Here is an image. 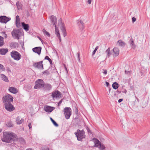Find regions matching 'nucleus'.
I'll return each mask as SVG.
<instances>
[{
    "instance_id": "nucleus-47",
    "label": "nucleus",
    "mask_w": 150,
    "mask_h": 150,
    "mask_svg": "<svg viewBox=\"0 0 150 150\" xmlns=\"http://www.w3.org/2000/svg\"><path fill=\"white\" fill-rule=\"evenodd\" d=\"M136 21V18L134 17H133L132 18V22L134 23Z\"/></svg>"
},
{
    "instance_id": "nucleus-58",
    "label": "nucleus",
    "mask_w": 150,
    "mask_h": 150,
    "mask_svg": "<svg viewBox=\"0 0 150 150\" xmlns=\"http://www.w3.org/2000/svg\"><path fill=\"white\" fill-rule=\"evenodd\" d=\"M26 150H33L29 148V149H27Z\"/></svg>"
},
{
    "instance_id": "nucleus-41",
    "label": "nucleus",
    "mask_w": 150,
    "mask_h": 150,
    "mask_svg": "<svg viewBox=\"0 0 150 150\" xmlns=\"http://www.w3.org/2000/svg\"><path fill=\"white\" fill-rule=\"evenodd\" d=\"M20 18L19 16L18 15H17L16 16V22L17 21H20Z\"/></svg>"
},
{
    "instance_id": "nucleus-30",
    "label": "nucleus",
    "mask_w": 150,
    "mask_h": 150,
    "mask_svg": "<svg viewBox=\"0 0 150 150\" xmlns=\"http://www.w3.org/2000/svg\"><path fill=\"white\" fill-rule=\"evenodd\" d=\"M54 26L55 27V34H56L57 36H59V35H60L58 27L56 26V25H54Z\"/></svg>"
},
{
    "instance_id": "nucleus-40",
    "label": "nucleus",
    "mask_w": 150,
    "mask_h": 150,
    "mask_svg": "<svg viewBox=\"0 0 150 150\" xmlns=\"http://www.w3.org/2000/svg\"><path fill=\"white\" fill-rule=\"evenodd\" d=\"M98 46H97L96 47L94 50L93 51V53H92V55H93L95 54V53H96V51L97 50H98Z\"/></svg>"
},
{
    "instance_id": "nucleus-38",
    "label": "nucleus",
    "mask_w": 150,
    "mask_h": 150,
    "mask_svg": "<svg viewBox=\"0 0 150 150\" xmlns=\"http://www.w3.org/2000/svg\"><path fill=\"white\" fill-rule=\"evenodd\" d=\"M16 24L17 27L19 28L21 26V24L20 21L16 22Z\"/></svg>"
},
{
    "instance_id": "nucleus-51",
    "label": "nucleus",
    "mask_w": 150,
    "mask_h": 150,
    "mask_svg": "<svg viewBox=\"0 0 150 150\" xmlns=\"http://www.w3.org/2000/svg\"><path fill=\"white\" fill-rule=\"evenodd\" d=\"M3 66L2 65L0 64V70L3 69Z\"/></svg>"
},
{
    "instance_id": "nucleus-6",
    "label": "nucleus",
    "mask_w": 150,
    "mask_h": 150,
    "mask_svg": "<svg viewBox=\"0 0 150 150\" xmlns=\"http://www.w3.org/2000/svg\"><path fill=\"white\" fill-rule=\"evenodd\" d=\"M44 82L41 79H38L36 80L35 82V85L34 86L35 89H39L43 87L44 86Z\"/></svg>"
},
{
    "instance_id": "nucleus-60",
    "label": "nucleus",
    "mask_w": 150,
    "mask_h": 150,
    "mask_svg": "<svg viewBox=\"0 0 150 150\" xmlns=\"http://www.w3.org/2000/svg\"><path fill=\"white\" fill-rule=\"evenodd\" d=\"M43 150H49V149H44Z\"/></svg>"
},
{
    "instance_id": "nucleus-49",
    "label": "nucleus",
    "mask_w": 150,
    "mask_h": 150,
    "mask_svg": "<svg viewBox=\"0 0 150 150\" xmlns=\"http://www.w3.org/2000/svg\"><path fill=\"white\" fill-rule=\"evenodd\" d=\"M28 126L29 127V128L30 129L31 128V123L30 122L28 124Z\"/></svg>"
},
{
    "instance_id": "nucleus-22",
    "label": "nucleus",
    "mask_w": 150,
    "mask_h": 150,
    "mask_svg": "<svg viewBox=\"0 0 150 150\" xmlns=\"http://www.w3.org/2000/svg\"><path fill=\"white\" fill-rule=\"evenodd\" d=\"M78 25L79 26V28L80 30H82L84 28L83 23V22L81 21H79L78 23Z\"/></svg>"
},
{
    "instance_id": "nucleus-32",
    "label": "nucleus",
    "mask_w": 150,
    "mask_h": 150,
    "mask_svg": "<svg viewBox=\"0 0 150 150\" xmlns=\"http://www.w3.org/2000/svg\"><path fill=\"white\" fill-rule=\"evenodd\" d=\"M105 52L107 53V55L108 57H109L110 55L111 54V53L110 52V48L109 47L107 50L105 51Z\"/></svg>"
},
{
    "instance_id": "nucleus-3",
    "label": "nucleus",
    "mask_w": 150,
    "mask_h": 150,
    "mask_svg": "<svg viewBox=\"0 0 150 150\" xmlns=\"http://www.w3.org/2000/svg\"><path fill=\"white\" fill-rule=\"evenodd\" d=\"M10 55L12 58L16 61H19L22 57L21 54L15 50L12 51L10 53Z\"/></svg>"
},
{
    "instance_id": "nucleus-56",
    "label": "nucleus",
    "mask_w": 150,
    "mask_h": 150,
    "mask_svg": "<svg viewBox=\"0 0 150 150\" xmlns=\"http://www.w3.org/2000/svg\"><path fill=\"white\" fill-rule=\"evenodd\" d=\"M125 74H128V73L129 72V71H127L125 70Z\"/></svg>"
},
{
    "instance_id": "nucleus-34",
    "label": "nucleus",
    "mask_w": 150,
    "mask_h": 150,
    "mask_svg": "<svg viewBox=\"0 0 150 150\" xmlns=\"http://www.w3.org/2000/svg\"><path fill=\"white\" fill-rule=\"evenodd\" d=\"M50 120L52 122L54 125L56 127L58 126V125L56 122L53 120L51 117L50 118Z\"/></svg>"
},
{
    "instance_id": "nucleus-23",
    "label": "nucleus",
    "mask_w": 150,
    "mask_h": 150,
    "mask_svg": "<svg viewBox=\"0 0 150 150\" xmlns=\"http://www.w3.org/2000/svg\"><path fill=\"white\" fill-rule=\"evenodd\" d=\"M22 25L23 28L26 31H28L29 29V26L28 24H26L24 22H22Z\"/></svg>"
},
{
    "instance_id": "nucleus-31",
    "label": "nucleus",
    "mask_w": 150,
    "mask_h": 150,
    "mask_svg": "<svg viewBox=\"0 0 150 150\" xmlns=\"http://www.w3.org/2000/svg\"><path fill=\"white\" fill-rule=\"evenodd\" d=\"M113 88L115 89H117L118 87V84L116 82H115L112 85Z\"/></svg>"
},
{
    "instance_id": "nucleus-33",
    "label": "nucleus",
    "mask_w": 150,
    "mask_h": 150,
    "mask_svg": "<svg viewBox=\"0 0 150 150\" xmlns=\"http://www.w3.org/2000/svg\"><path fill=\"white\" fill-rule=\"evenodd\" d=\"M42 32L45 35H46L49 37L50 36V34L47 31H46L44 29H43L42 30Z\"/></svg>"
},
{
    "instance_id": "nucleus-5",
    "label": "nucleus",
    "mask_w": 150,
    "mask_h": 150,
    "mask_svg": "<svg viewBox=\"0 0 150 150\" xmlns=\"http://www.w3.org/2000/svg\"><path fill=\"white\" fill-rule=\"evenodd\" d=\"M93 140L95 144V146L98 148L100 150H104L105 147L103 144L101 143L98 139L94 138L93 139Z\"/></svg>"
},
{
    "instance_id": "nucleus-15",
    "label": "nucleus",
    "mask_w": 150,
    "mask_h": 150,
    "mask_svg": "<svg viewBox=\"0 0 150 150\" xmlns=\"http://www.w3.org/2000/svg\"><path fill=\"white\" fill-rule=\"evenodd\" d=\"M41 47H36L33 48L32 50L33 52L37 53L38 54L40 55L41 50Z\"/></svg>"
},
{
    "instance_id": "nucleus-13",
    "label": "nucleus",
    "mask_w": 150,
    "mask_h": 150,
    "mask_svg": "<svg viewBox=\"0 0 150 150\" xmlns=\"http://www.w3.org/2000/svg\"><path fill=\"white\" fill-rule=\"evenodd\" d=\"M55 108L54 107L48 106H45L44 107V110L47 112H51Z\"/></svg>"
},
{
    "instance_id": "nucleus-8",
    "label": "nucleus",
    "mask_w": 150,
    "mask_h": 150,
    "mask_svg": "<svg viewBox=\"0 0 150 150\" xmlns=\"http://www.w3.org/2000/svg\"><path fill=\"white\" fill-rule=\"evenodd\" d=\"M64 113L65 118L68 119L69 118L71 114V110L70 107H65L64 109Z\"/></svg>"
},
{
    "instance_id": "nucleus-44",
    "label": "nucleus",
    "mask_w": 150,
    "mask_h": 150,
    "mask_svg": "<svg viewBox=\"0 0 150 150\" xmlns=\"http://www.w3.org/2000/svg\"><path fill=\"white\" fill-rule=\"evenodd\" d=\"M86 129H87V132H88V133H89L90 134H92L91 131L90 130V129L88 127H87Z\"/></svg>"
},
{
    "instance_id": "nucleus-11",
    "label": "nucleus",
    "mask_w": 150,
    "mask_h": 150,
    "mask_svg": "<svg viewBox=\"0 0 150 150\" xmlns=\"http://www.w3.org/2000/svg\"><path fill=\"white\" fill-rule=\"evenodd\" d=\"M42 61H41L35 63L33 64V66L35 68L39 69H43Z\"/></svg>"
},
{
    "instance_id": "nucleus-20",
    "label": "nucleus",
    "mask_w": 150,
    "mask_h": 150,
    "mask_svg": "<svg viewBox=\"0 0 150 150\" xmlns=\"http://www.w3.org/2000/svg\"><path fill=\"white\" fill-rule=\"evenodd\" d=\"M8 51V49L7 48L0 49V54L1 55H5Z\"/></svg>"
},
{
    "instance_id": "nucleus-42",
    "label": "nucleus",
    "mask_w": 150,
    "mask_h": 150,
    "mask_svg": "<svg viewBox=\"0 0 150 150\" xmlns=\"http://www.w3.org/2000/svg\"><path fill=\"white\" fill-rule=\"evenodd\" d=\"M2 34H3V36L5 38H7V35L5 33V32L2 33Z\"/></svg>"
},
{
    "instance_id": "nucleus-16",
    "label": "nucleus",
    "mask_w": 150,
    "mask_h": 150,
    "mask_svg": "<svg viewBox=\"0 0 150 150\" xmlns=\"http://www.w3.org/2000/svg\"><path fill=\"white\" fill-rule=\"evenodd\" d=\"M50 19L51 23L53 24L54 26L56 25L57 22V19L56 17L52 15L50 17Z\"/></svg>"
},
{
    "instance_id": "nucleus-57",
    "label": "nucleus",
    "mask_w": 150,
    "mask_h": 150,
    "mask_svg": "<svg viewBox=\"0 0 150 150\" xmlns=\"http://www.w3.org/2000/svg\"><path fill=\"white\" fill-rule=\"evenodd\" d=\"M135 98H136L137 100L138 101V102H139V99H138V98H137L136 96H135Z\"/></svg>"
},
{
    "instance_id": "nucleus-52",
    "label": "nucleus",
    "mask_w": 150,
    "mask_h": 150,
    "mask_svg": "<svg viewBox=\"0 0 150 150\" xmlns=\"http://www.w3.org/2000/svg\"><path fill=\"white\" fill-rule=\"evenodd\" d=\"M92 0H88L87 2L89 4H91Z\"/></svg>"
},
{
    "instance_id": "nucleus-37",
    "label": "nucleus",
    "mask_w": 150,
    "mask_h": 150,
    "mask_svg": "<svg viewBox=\"0 0 150 150\" xmlns=\"http://www.w3.org/2000/svg\"><path fill=\"white\" fill-rule=\"evenodd\" d=\"M43 74H45L46 75H48L50 74V73L48 70H46L42 72Z\"/></svg>"
},
{
    "instance_id": "nucleus-50",
    "label": "nucleus",
    "mask_w": 150,
    "mask_h": 150,
    "mask_svg": "<svg viewBox=\"0 0 150 150\" xmlns=\"http://www.w3.org/2000/svg\"><path fill=\"white\" fill-rule=\"evenodd\" d=\"M7 70L8 73H11V70L8 68L7 69Z\"/></svg>"
},
{
    "instance_id": "nucleus-29",
    "label": "nucleus",
    "mask_w": 150,
    "mask_h": 150,
    "mask_svg": "<svg viewBox=\"0 0 150 150\" xmlns=\"http://www.w3.org/2000/svg\"><path fill=\"white\" fill-rule=\"evenodd\" d=\"M16 5L18 9H20L22 7V4L19 1H17L16 2Z\"/></svg>"
},
{
    "instance_id": "nucleus-54",
    "label": "nucleus",
    "mask_w": 150,
    "mask_h": 150,
    "mask_svg": "<svg viewBox=\"0 0 150 150\" xmlns=\"http://www.w3.org/2000/svg\"><path fill=\"white\" fill-rule=\"evenodd\" d=\"M123 99H120L118 100V102L120 103L123 101Z\"/></svg>"
},
{
    "instance_id": "nucleus-14",
    "label": "nucleus",
    "mask_w": 150,
    "mask_h": 150,
    "mask_svg": "<svg viewBox=\"0 0 150 150\" xmlns=\"http://www.w3.org/2000/svg\"><path fill=\"white\" fill-rule=\"evenodd\" d=\"M119 54V50L118 48L114 47L113 50L112 55L114 57H117Z\"/></svg>"
},
{
    "instance_id": "nucleus-35",
    "label": "nucleus",
    "mask_w": 150,
    "mask_h": 150,
    "mask_svg": "<svg viewBox=\"0 0 150 150\" xmlns=\"http://www.w3.org/2000/svg\"><path fill=\"white\" fill-rule=\"evenodd\" d=\"M45 59L49 61L51 64H52V62L51 59L50 58H49L48 56H46L45 58Z\"/></svg>"
},
{
    "instance_id": "nucleus-4",
    "label": "nucleus",
    "mask_w": 150,
    "mask_h": 150,
    "mask_svg": "<svg viewBox=\"0 0 150 150\" xmlns=\"http://www.w3.org/2000/svg\"><path fill=\"white\" fill-rule=\"evenodd\" d=\"M11 34L15 39L19 40V37L22 36L23 34L19 29H13L11 32Z\"/></svg>"
},
{
    "instance_id": "nucleus-39",
    "label": "nucleus",
    "mask_w": 150,
    "mask_h": 150,
    "mask_svg": "<svg viewBox=\"0 0 150 150\" xmlns=\"http://www.w3.org/2000/svg\"><path fill=\"white\" fill-rule=\"evenodd\" d=\"M77 55L78 56V61L80 62V53L79 52H78L77 53Z\"/></svg>"
},
{
    "instance_id": "nucleus-12",
    "label": "nucleus",
    "mask_w": 150,
    "mask_h": 150,
    "mask_svg": "<svg viewBox=\"0 0 150 150\" xmlns=\"http://www.w3.org/2000/svg\"><path fill=\"white\" fill-rule=\"evenodd\" d=\"M10 20V18H8L5 16H0V22L2 23H6Z\"/></svg>"
},
{
    "instance_id": "nucleus-25",
    "label": "nucleus",
    "mask_w": 150,
    "mask_h": 150,
    "mask_svg": "<svg viewBox=\"0 0 150 150\" xmlns=\"http://www.w3.org/2000/svg\"><path fill=\"white\" fill-rule=\"evenodd\" d=\"M59 25L60 26V29L62 31H65V27L64 23H63L61 21L60 22V23H59Z\"/></svg>"
},
{
    "instance_id": "nucleus-10",
    "label": "nucleus",
    "mask_w": 150,
    "mask_h": 150,
    "mask_svg": "<svg viewBox=\"0 0 150 150\" xmlns=\"http://www.w3.org/2000/svg\"><path fill=\"white\" fill-rule=\"evenodd\" d=\"M61 93L58 91H55L52 93V96L53 98H61Z\"/></svg>"
},
{
    "instance_id": "nucleus-26",
    "label": "nucleus",
    "mask_w": 150,
    "mask_h": 150,
    "mask_svg": "<svg viewBox=\"0 0 150 150\" xmlns=\"http://www.w3.org/2000/svg\"><path fill=\"white\" fill-rule=\"evenodd\" d=\"M1 77L2 79L4 81L6 82H8V81H9L7 77L5 75L3 74H1Z\"/></svg>"
},
{
    "instance_id": "nucleus-24",
    "label": "nucleus",
    "mask_w": 150,
    "mask_h": 150,
    "mask_svg": "<svg viewBox=\"0 0 150 150\" xmlns=\"http://www.w3.org/2000/svg\"><path fill=\"white\" fill-rule=\"evenodd\" d=\"M24 121V120L21 118L19 117H18L16 118V122L17 124H21Z\"/></svg>"
},
{
    "instance_id": "nucleus-46",
    "label": "nucleus",
    "mask_w": 150,
    "mask_h": 150,
    "mask_svg": "<svg viewBox=\"0 0 150 150\" xmlns=\"http://www.w3.org/2000/svg\"><path fill=\"white\" fill-rule=\"evenodd\" d=\"M103 70L104 71L103 72V73H104L105 74H107V70L104 69H103Z\"/></svg>"
},
{
    "instance_id": "nucleus-28",
    "label": "nucleus",
    "mask_w": 150,
    "mask_h": 150,
    "mask_svg": "<svg viewBox=\"0 0 150 150\" xmlns=\"http://www.w3.org/2000/svg\"><path fill=\"white\" fill-rule=\"evenodd\" d=\"M4 44L3 37L0 36V47H1Z\"/></svg>"
},
{
    "instance_id": "nucleus-36",
    "label": "nucleus",
    "mask_w": 150,
    "mask_h": 150,
    "mask_svg": "<svg viewBox=\"0 0 150 150\" xmlns=\"http://www.w3.org/2000/svg\"><path fill=\"white\" fill-rule=\"evenodd\" d=\"M6 125L8 127H12L13 126V125L11 122H8Z\"/></svg>"
},
{
    "instance_id": "nucleus-61",
    "label": "nucleus",
    "mask_w": 150,
    "mask_h": 150,
    "mask_svg": "<svg viewBox=\"0 0 150 150\" xmlns=\"http://www.w3.org/2000/svg\"><path fill=\"white\" fill-rule=\"evenodd\" d=\"M40 40L41 41H42V39H41L40 38Z\"/></svg>"
},
{
    "instance_id": "nucleus-62",
    "label": "nucleus",
    "mask_w": 150,
    "mask_h": 150,
    "mask_svg": "<svg viewBox=\"0 0 150 150\" xmlns=\"http://www.w3.org/2000/svg\"><path fill=\"white\" fill-rule=\"evenodd\" d=\"M126 92H127L125 90V93H126Z\"/></svg>"
},
{
    "instance_id": "nucleus-53",
    "label": "nucleus",
    "mask_w": 150,
    "mask_h": 150,
    "mask_svg": "<svg viewBox=\"0 0 150 150\" xmlns=\"http://www.w3.org/2000/svg\"><path fill=\"white\" fill-rule=\"evenodd\" d=\"M20 140L22 142H25V140H24V139L22 138H21L20 139Z\"/></svg>"
},
{
    "instance_id": "nucleus-59",
    "label": "nucleus",
    "mask_w": 150,
    "mask_h": 150,
    "mask_svg": "<svg viewBox=\"0 0 150 150\" xmlns=\"http://www.w3.org/2000/svg\"><path fill=\"white\" fill-rule=\"evenodd\" d=\"M117 92L119 93H121V91H117Z\"/></svg>"
},
{
    "instance_id": "nucleus-27",
    "label": "nucleus",
    "mask_w": 150,
    "mask_h": 150,
    "mask_svg": "<svg viewBox=\"0 0 150 150\" xmlns=\"http://www.w3.org/2000/svg\"><path fill=\"white\" fill-rule=\"evenodd\" d=\"M18 43L16 42H13L11 43L10 45V47L14 48H16L18 47Z\"/></svg>"
},
{
    "instance_id": "nucleus-9",
    "label": "nucleus",
    "mask_w": 150,
    "mask_h": 150,
    "mask_svg": "<svg viewBox=\"0 0 150 150\" xmlns=\"http://www.w3.org/2000/svg\"><path fill=\"white\" fill-rule=\"evenodd\" d=\"M4 105L5 109L8 111L12 112L15 109L13 105L11 103H5Z\"/></svg>"
},
{
    "instance_id": "nucleus-18",
    "label": "nucleus",
    "mask_w": 150,
    "mask_h": 150,
    "mask_svg": "<svg viewBox=\"0 0 150 150\" xmlns=\"http://www.w3.org/2000/svg\"><path fill=\"white\" fill-rule=\"evenodd\" d=\"M52 87L50 84L48 83L45 84L44 83V86L43 87L45 90L49 91L51 89Z\"/></svg>"
},
{
    "instance_id": "nucleus-17",
    "label": "nucleus",
    "mask_w": 150,
    "mask_h": 150,
    "mask_svg": "<svg viewBox=\"0 0 150 150\" xmlns=\"http://www.w3.org/2000/svg\"><path fill=\"white\" fill-rule=\"evenodd\" d=\"M129 44L132 47L133 49H135L136 47V45L134 44V41L131 38L129 41Z\"/></svg>"
},
{
    "instance_id": "nucleus-55",
    "label": "nucleus",
    "mask_w": 150,
    "mask_h": 150,
    "mask_svg": "<svg viewBox=\"0 0 150 150\" xmlns=\"http://www.w3.org/2000/svg\"><path fill=\"white\" fill-rule=\"evenodd\" d=\"M105 83H106V86H108L109 85V83L108 82H107V81Z\"/></svg>"
},
{
    "instance_id": "nucleus-45",
    "label": "nucleus",
    "mask_w": 150,
    "mask_h": 150,
    "mask_svg": "<svg viewBox=\"0 0 150 150\" xmlns=\"http://www.w3.org/2000/svg\"><path fill=\"white\" fill-rule=\"evenodd\" d=\"M62 32L63 33V36L64 37H65L67 35V33L66 31V30L62 31Z\"/></svg>"
},
{
    "instance_id": "nucleus-21",
    "label": "nucleus",
    "mask_w": 150,
    "mask_h": 150,
    "mask_svg": "<svg viewBox=\"0 0 150 150\" xmlns=\"http://www.w3.org/2000/svg\"><path fill=\"white\" fill-rule=\"evenodd\" d=\"M117 44L119 46L121 47H124L126 45L125 43L121 40H119L118 41Z\"/></svg>"
},
{
    "instance_id": "nucleus-7",
    "label": "nucleus",
    "mask_w": 150,
    "mask_h": 150,
    "mask_svg": "<svg viewBox=\"0 0 150 150\" xmlns=\"http://www.w3.org/2000/svg\"><path fill=\"white\" fill-rule=\"evenodd\" d=\"M13 97L10 95L8 94L4 96L2 100L4 104L5 103H11L13 101Z\"/></svg>"
},
{
    "instance_id": "nucleus-43",
    "label": "nucleus",
    "mask_w": 150,
    "mask_h": 150,
    "mask_svg": "<svg viewBox=\"0 0 150 150\" xmlns=\"http://www.w3.org/2000/svg\"><path fill=\"white\" fill-rule=\"evenodd\" d=\"M63 99H62L58 103V106H59L60 105H61V104L62 103V101H63Z\"/></svg>"
},
{
    "instance_id": "nucleus-19",
    "label": "nucleus",
    "mask_w": 150,
    "mask_h": 150,
    "mask_svg": "<svg viewBox=\"0 0 150 150\" xmlns=\"http://www.w3.org/2000/svg\"><path fill=\"white\" fill-rule=\"evenodd\" d=\"M8 90L10 92L14 94L18 92V90L16 88L13 87H9Z\"/></svg>"
},
{
    "instance_id": "nucleus-48",
    "label": "nucleus",
    "mask_w": 150,
    "mask_h": 150,
    "mask_svg": "<svg viewBox=\"0 0 150 150\" xmlns=\"http://www.w3.org/2000/svg\"><path fill=\"white\" fill-rule=\"evenodd\" d=\"M57 36L58 37V39H59V41L60 42H61V39L60 35H59V36Z\"/></svg>"
},
{
    "instance_id": "nucleus-63",
    "label": "nucleus",
    "mask_w": 150,
    "mask_h": 150,
    "mask_svg": "<svg viewBox=\"0 0 150 150\" xmlns=\"http://www.w3.org/2000/svg\"><path fill=\"white\" fill-rule=\"evenodd\" d=\"M65 69L66 70H67V68L66 67H65Z\"/></svg>"
},
{
    "instance_id": "nucleus-2",
    "label": "nucleus",
    "mask_w": 150,
    "mask_h": 150,
    "mask_svg": "<svg viewBox=\"0 0 150 150\" xmlns=\"http://www.w3.org/2000/svg\"><path fill=\"white\" fill-rule=\"evenodd\" d=\"M74 134L77 137V140L79 141H81L82 139L85 137V132L83 129L80 130L78 129Z\"/></svg>"
},
{
    "instance_id": "nucleus-1",
    "label": "nucleus",
    "mask_w": 150,
    "mask_h": 150,
    "mask_svg": "<svg viewBox=\"0 0 150 150\" xmlns=\"http://www.w3.org/2000/svg\"><path fill=\"white\" fill-rule=\"evenodd\" d=\"M16 136V135L12 132H5L3 133V136L1 138V140L3 142L11 143Z\"/></svg>"
}]
</instances>
